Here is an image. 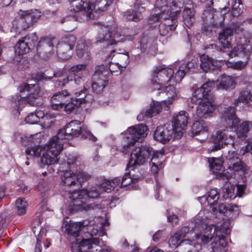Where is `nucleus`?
<instances>
[{
	"label": "nucleus",
	"mask_w": 252,
	"mask_h": 252,
	"mask_svg": "<svg viewBox=\"0 0 252 252\" xmlns=\"http://www.w3.org/2000/svg\"><path fill=\"white\" fill-rule=\"evenodd\" d=\"M20 91L23 94L27 93L25 97L16 94L12 96V101L15 106L14 109L19 113L20 109L27 102L31 105L37 106L40 103L37 100L42 96L43 93L38 84H25L20 87Z\"/></svg>",
	"instance_id": "nucleus-3"
},
{
	"label": "nucleus",
	"mask_w": 252,
	"mask_h": 252,
	"mask_svg": "<svg viewBox=\"0 0 252 252\" xmlns=\"http://www.w3.org/2000/svg\"><path fill=\"white\" fill-rule=\"evenodd\" d=\"M229 229L228 222H225L220 227L216 224L206 226L205 229L202 233L194 234L191 239H182L178 233H175L171 236L169 241V246L171 248H176L179 245H189L193 246L194 251L208 249L209 252H216V251H221L222 249L226 246V241L221 234L222 231H226Z\"/></svg>",
	"instance_id": "nucleus-1"
},
{
	"label": "nucleus",
	"mask_w": 252,
	"mask_h": 252,
	"mask_svg": "<svg viewBox=\"0 0 252 252\" xmlns=\"http://www.w3.org/2000/svg\"><path fill=\"white\" fill-rule=\"evenodd\" d=\"M28 205L25 199L20 198L16 200L15 206L18 215L21 216L26 213Z\"/></svg>",
	"instance_id": "nucleus-50"
},
{
	"label": "nucleus",
	"mask_w": 252,
	"mask_h": 252,
	"mask_svg": "<svg viewBox=\"0 0 252 252\" xmlns=\"http://www.w3.org/2000/svg\"><path fill=\"white\" fill-rule=\"evenodd\" d=\"M145 11L141 2L136 0L134 4L133 9L127 10L124 14L125 19L127 21L137 22L143 18L142 13Z\"/></svg>",
	"instance_id": "nucleus-29"
},
{
	"label": "nucleus",
	"mask_w": 252,
	"mask_h": 252,
	"mask_svg": "<svg viewBox=\"0 0 252 252\" xmlns=\"http://www.w3.org/2000/svg\"><path fill=\"white\" fill-rule=\"evenodd\" d=\"M98 237L91 239L82 240L79 244H73L71 249L73 252H111L109 249H101L99 245Z\"/></svg>",
	"instance_id": "nucleus-16"
},
{
	"label": "nucleus",
	"mask_w": 252,
	"mask_h": 252,
	"mask_svg": "<svg viewBox=\"0 0 252 252\" xmlns=\"http://www.w3.org/2000/svg\"><path fill=\"white\" fill-rule=\"evenodd\" d=\"M200 59L201 62L200 67L205 72L209 71L210 69L215 66V63H216L215 61L204 54L200 56Z\"/></svg>",
	"instance_id": "nucleus-44"
},
{
	"label": "nucleus",
	"mask_w": 252,
	"mask_h": 252,
	"mask_svg": "<svg viewBox=\"0 0 252 252\" xmlns=\"http://www.w3.org/2000/svg\"><path fill=\"white\" fill-rule=\"evenodd\" d=\"M242 12V8L240 7V3L236 2L232 6V14L234 17L238 16Z\"/></svg>",
	"instance_id": "nucleus-61"
},
{
	"label": "nucleus",
	"mask_w": 252,
	"mask_h": 252,
	"mask_svg": "<svg viewBox=\"0 0 252 252\" xmlns=\"http://www.w3.org/2000/svg\"><path fill=\"white\" fill-rule=\"evenodd\" d=\"M109 72L103 65H98L95 68V71L93 76L92 88L96 93L101 92L106 86Z\"/></svg>",
	"instance_id": "nucleus-20"
},
{
	"label": "nucleus",
	"mask_w": 252,
	"mask_h": 252,
	"mask_svg": "<svg viewBox=\"0 0 252 252\" xmlns=\"http://www.w3.org/2000/svg\"><path fill=\"white\" fill-rule=\"evenodd\" d=\"M163 156L162 152L156 151V154L154 155V157L152 158L151 160V171L154 174L158 173V170L162 168L161 158Z\"/></svg>",
	"instance_id": "nucleus-40"
},
{
	"label": "nucleus",
	"mask_w": 252,
	"mask_h": 252,
	"mask_svg": "<svg viewBox=\"0 0 252 252\" xmlns=\"http://www.w3.org/2000/svg\"><path fill=\"white\" fill-rule=\"evenodd\" d=\"M23 38L27 41V43H28L30 47L34 46L38 40V37L35 32L29 34Z\"/></svg>",
	"instance_id": "nucleus-57"
},
{
	"label": "nucleus",
	"mask_w": 252,
	"mask_h": 252,
	"mask_svg": "<svg viewBox=\"0 0 252 252\" xmlns=\"http://www.w3.org/2000/svg\"><path fill=\"white\" fill-rule=\"evenodd\" d=\"M221 123L226 127L234 128L239 138L245 137L251 129L252 122H240L235 116L234 107H228L224 108L222 114Z\"/></svg>",
	"instance_id": "nucleus-4"
},
{
	"label": "nucleus",
	"mask_w": 252,
	"mask_h": 252,
	"mask_svg": "<svg viewBox=\"0 0 252 252\" xmlns=\"http://www.w3.org/2000/svg\"><path fill=\"white\" fill-rule=\"evenodd\" d=\"M163 105H165L164 103H162V101L160 102L153 101L151 103L150 108L145 112L144 116L151 118L158 114L161 111Z\"/></svg>",
	"instance_id": "nucleus-43"
},
{
	"label": "nucleus",
	"mask_w": 252,
	"mask_h": 252,
	"mask_svg": "<svg viewBox=\"0 0 252 252\" xmlns=\"http://www.w3.org/2000/svg\"><path fill=\"white\" fill-rule=\"evenodd\" d=\"M219 199V193L216 189H211L207 196H203L199 198L201 203L203 202L205 203L206 202L207 204L210 206L214 215H217L218 210L215 207H213V206L217 202Z\"/></svg>",
	"instance_id": "nucleus-34"
},
{
	"label": "nucleus",
	"mask_w": 252,
	"mask_h": 252,
	"mask_svg": "<svg viewBox=\"0 0 252 252\" xmlns=\"http://www.w3.org/2000/svg\"><path fill=\"white\" fill-rule=\"evenodd\" d=\"M147 127L143 125H137L129 127L126 131V141L127 143L124 145L122 151L127 153L129 147L134 145L139 140H142L147 135Z\"/></svg>",
	"instance_id": "nucleus-15"
},
{
	"label": "nucleus",
	"mask_w": 252,
	"mask_h": 252,
	"mask_svg": "<svg viewBox=\"0 0 252 252\" xmlns=\"http://www.w3.org/2000/svg\"><path fill=\"white\" fill-rule=\"evenodd\" d=\"M215 86V82L208 81L204 83L200 88L196 89L192 93L194 97L200 98L207 95L213 96L210 92L211 89Z\"/></svg>",
	"instance_id": "nucleus-37"
},
{
	"label": "nucleus",
	"mask_w": 252,
	"mask_h": 252,
	"mask_svg": "<svg viewBox=\"0 0 252 252\" xmlns=\"http://www.w3.org/2000/svg\"><path fill=\"white\" fill-rule=\"evenodd\" d=\"M156 152L148 146L137 147L131 152L130 159L127 165V168H131L133 170L136 165H144L149 161V159Z\"/></svg>",
	"instance_id": "nucleus-11"
},
{
	"label": "nucleus",
	"mask_w": 252,
	"mask_h": 252,
	"mask_svg": "<svg viewBox=\"0 0 252 252\" xmlns=\"http://www.w3.org/2000/svg\"><path fill=\"white\" fill-rule=\"evenodd\" d=\"M70 11L80 13L85 16L87 19H92L94 17L91 4L88 0H69Z\"/></svg>",
	"instance_id": "nucleus-23"
},
{
	"label": "nucleus",
	"mask_w": 252,
	"mask_h": 252,
	"mask_svg": "<svg viewBox=\"0 0 252 252\" xmlns=\"http://www.w3.org/2000/svg\"><path fill=\"white\" fill-rule=\"evenodd\" d=\"M154 91L155 95L161 96L162 98H165L162 100V103L166 105L167 107L180 97L179 92L173 85L156 87L154 88Z\"/></svg>",
	"instance_id": "nucleus-21"
},
{
	"label": "nucleus",
	"mask_w": 252,
	"mask_h": 252,
	"mask_svg": "<svg viewBox=\"0 0 252 252\" xmlns=\"http://www.w3.org/2000/svg\"><path fill=\"white\" fill-rule=\"evenodd\" d=\"M25 121L29 124H35L39 122V119L34 113H31L25 118Z\"/></svg>",
	"instance_id": "nucleus-60"
},
{
	"label": "nucleus",
	"mask_w": 252,
	"mask_h": 252,
	"mask_svg": "<svg viewBox=\"0 0 252 252\" xmlns=\"http://www.w3.org/2000/svg\"><path fill=\"white\" fill-rule=\"evenodd\" d=\"M198 226H196L194 228V232H190L189 227L188 226H184L182 227L180 230L178 231L176 233H178V235L181 238H184L187 236V235L189 234L190 235L189 239H192V237H193L194 234L198 233V232H195L196 230H197ZM205 228L203 230H204ZM203 231H201L198 233V234L203 232Z\"/></svg>",
	"instance_id": "nucleus-53"
},
{
	"label": "nucleus",
	"mask_w": 252,
	"mask_h": 252,
	"mask_svg": "<svg viewBox=\"0 0 252 252\" xmlns=\"http://www.w3.org/2000/svg\"><path fill=\"white\" fill-rule=\"evenodd\" d=\"M223 7H220L221 10L220 12L218 11L213 12L211 9L204 11L202 18L203 20L204 24L207 26H204L202 28V32L207 36H209L211 33L210 27L211 25L215 26L216 27L221 26L224 20V15L226 14L225 11L228 8L226 5Z\"/></svg>",
	"instance_id": "nucleus-10"
},
{
	"label": "nucleus",
	"mask_w": 252,
	"mask_h": 252,
	"mask_svg": "<svg viewBox=\"0 0 252 252\" xmlns=\"http://www.w3.org/2000/svg\"><path fill=\"white\" fill-rule=\"evenodd\" d=\"M90 178V176L82 172H76L75 173L71 170L65 171L61 176L62 183L67 188L69 192V196L76 189L80 188L82 183Z\"/></svg>",
	"instance_id": "nucleus-12"
},
{
	"label": "nucleus",
	"mask_w": 252,
	"mask_h": 252,
	"mask_svg": "<svg viewBox=\"0 0 252 252\" xmlns=\"http://www.w3.org/2000/svg\"><path fill=\"white\" fill-rule=\"evenodd\" d=\"M63 140L65 139L63 136H59L58 132L57 134L53 136L46 144V150L52 153V155L58 157L63 149L62 141Z\"/></svg>",
	"instance_id": "nucleus-30"
},
{
	"label": "nucleus",
	"mask_w": 252,
	"mask_h": 252,
	"mask_svg": "<svg viewBox=\"0 0 252 252\" xmlns=\"http://www.w3.org/2000/svg\"><path fill=\"white\" fill-rule=\"evenodd\" d=\"M87 65L85 63L74 65L67 69L68 74H63L59 76L60 85L64 86L70 83V88L76 94L80 89H85L83 87L82 72L85 70Z\"/></svg>",
	"instance_id": "nucleus-5"
},
{
	"label": "nucleus",
	"mask_w": 252,
	"mask_h": 252,
	"mask_svg": "<svg viewBox=\"0 0 252 252\" xmlns=\"http://www.w3.org/2000/svg\"><path fill=\"white\" fill-rule=\"evenodd\" d=\"M14 136L16 139L18 138H20L21 144L25 146L39 144L41 142V139L43 138V135L41 133H37L33 135H21L17 132L15 133Z\"/></svg>",
	"instance_id": "nucleus-32"
},
{
	"label": "nucleus",
	"mask_w": 252,
	"mask_h": 252,
	"mask_svg": "<svg viewBox=\"0 0 252 252\" xmlns=\"http://www.w3.org/2000/svg\"><path fill=\"white\" fill-rule=\"evenodd\" d=\"M174 71L171 68H163L158 67L154 71L152 78L153 91L156 87H161L174 77Z\"/></svg>",
	"instance_id": "nucleus-18"
},
{
	"label": "nucleus",
	"mask_w": 252,
	"mask_h": 252,
	"mask_svg": "<svg viewBox=\"0 0 252 252\" xmlns=\"http://www.w3.org/2000/svg\"><path fill=\"white\" fill-rule=\"evenodd\" d=\"M189 117L185 111H181L177 114L174 115L171 125L175 129V137L179 139L183 136L184 128L187 126Z\"/></svg>",
	"instance_id": "nucleus-26"
},
{
	"label": "nucleus",
	"mask_w": 252,
	"mask_h": 252,
	"mask_svg": "<svg viewBox=\"0 0 252 252\" xmlns=\"http://www.w3.org/2000/svg\"><path fill=\"white\" fill-rule=\"evenodd\" d=\"M70 95V94L66 90L58 92L54 94L50 99L52 108L57 110L62 109Z\"/></svg>",
	"instance_id": "nucleus-27"
},
{
	"label": "nucleus",
	"mask_w": 252,
	"mask_h": 252,
	"mask_svg": "<svg viewBox=\"0 0 252 252\" xmlns=\"http://www.w3.org/2000/svg\"><path fill=\"white\" fill-rule=\"evenodd\" d=\"M173 3V1L172 2ZM172 4L169 7L168 5L167 0H157L155 5V14L153 16L154 17V21H158L159 17H162V16L167 15V16H171L173 14H170L171 11V7H172Z\"/></svg>",
	"instance_id": "nucleus-31"
},
{
	"label": "nucleus",
	"mask_w": 252,
	"mask_h": 252,
	"mask_svg": "<svg viewBox=\"0 0 252 252\" xmlns=\"http://www.w3.org/2000/svg\"><path fill=\"white\" fill-rule=\"evenodd\" d=\"M104 227V224L103 222L92 225H88L85 221L66 223L64 224L65 231L68 235L74 237L79 236L81 230L85 231V230L91 236H103L106 234Z\"/></svg>",
	"instance_id": "nucleus-7"
},
{
	"label": "nucleus",
	"mask_w": 252,
	"mask_h": 252,
	"mask_svg": "<svg viewBox=\"0 0 252 252\" xmlns=\"http://www.w3.org/2000/svg\"><path fill=\"white\" fill-rule=\"evenodd\" d=\"M76 41V37L72 35L63 38L57 47V53L58 57L61 59L64 60L70 59L72 56V50Z\"/></svg>",
	"instance_id": "nucleus-19"
},
{
	"label": "nucleus",
	"mask_w": 252,
	"mask_h": 252,
	"mask_svg": "<svg viewBox=\"0 0 252 252\" xmlns=\"http://www.w3.org/2000/svg\"><path fill=\"white\" fill-rule=\"evenodd\" d=\"M91 47V43L89 40L83 38L79 40L76 46V55L77 57L85 61H88L90 58Z\"/></svg>",
	"instance_id": "nucleus-28"
},
{
	"label": "nucleus",
	"mask_w": 252,
	"mask_h": 252,
	"mask_svg": "<svg viewBox=\"0 0 252 252\" xmlns=\"http://www.w3.org/2000/svg\"><path fill=\"white\" fill-rule=\"evenodd\" d=\"M110 181L108 180H104L102 183L100 184V188L103 189L105 192H110L113 189V186H111Z\"/></svg>",
	"instance_id": "nucleus-59"
},
{
	"label": "nucleus",
	"mask_w": 252,
	"mask_h": 252,
	"mask_svg": "<svg viewBox=\"0 0 252 252\" xmlns=\"http://www.w3.org/2000/svg\"><path fill=\"white\" fill-rule=\"evenodd\" d=\"M113 0H95L94 4H91L93 10L96 12L104 11L112 3Z\"/></svg>",
	"instance_id": "nucleus-45"
},
{
	"label": "nucleus",
	"mask_w": 252,
	"mask_h": 252,
	"mask_svg": "<svg viewBox=\"0 0 252 252\" xmlns=\"http://www.w3.org/2000/svg\"><path fill=\"white\" fill-rule=\"evenodd\" d=\"M213 141L214 145L212 150L217 151L225 147L227 145H231L234 149L236 150L234 142L235 137L231 135L226 129L220 130L213 134Z\"/></svg>",
	"instance_id": "nucleus-17"
},
{
	"label": "nucleus",
	"mask_w": 252,
	"mask_h": 252,
	"mask_svg": "<svg viewBox=\"0 0 252 252\" xmlns=\"http://www.w3.org/2000/svg\"><path fill=\"white\" fill-rule=\"evenodd\" d=\"M138 179V177L131 178L128 173H126L122 178L121 187H126L131 183H135Z\"/></svg>",
	"instance_id": "nucleus-55"
},
{
	"label": "nucleus",
	"mask_w": 252,
	"mask_h": 252,
	"mask_svg": "<svg viewBox=\"0 0 252 252\" xmlns=\"http://www.w3.org/2000/svg\"><path fill=\"white\" fill-rule=\"evenodd\" d=\"M184 0H173L172 7L170 14L171 16H167L163 14L162 17H160L161 22L159 25V32L162 36H165L171 31L176 29L177 26V17L179 16L181 9L183 7Z\"/></svg>",
	"instance_id": "nucleus-8"
},
{
	"label": "nucleus",
	"mask_w": 252,
	"mask_h": 252,
	"mask_svg": "<svg viewBox=\"0 0 252 252\" xmlns=\"http://www.w3.org/2000/svg\"><path fill=\"white\" fill-rule=\"evenodd\" d=\"M236 85L235 79L232 76L223 75L221 76L219 83L217 85L218 90L230 91L234 89Z\"/></svg>",
	"instance_id": "nucleus-35"
},
{
	"label": "nucleus",
	"mask_w": 252,
	"mask_h": 252,
	"mask_svg": "<svg viewBox=\"0 0 252 252\" xmlns=\"http://www.w3.org/2000/svg\"><path fill=\"white\" fill-rule=\"evenodd\" d=\"M126 39H131V38L126 37L124 35L118 34L115 26L101 25L96 41L97 42L104 43L106 46L102 52V58L109 61L115 57L116 53L113 45L117 42L124 41Z\"/></svg>",
	"instance_id": "nucleus-2"
},
{
	"label": "nucleus",
	"mask_w": 252,
	"mask_h": 252,
	"mask_svg": "<svg viewBox=\"0 0 252 252\" xmlns=\"http://www.w3.org/2000/svg\"><path fill=\"white\" fill-rule=\"evenodd\" d=\"M115 58L114 61H117V63L122 68H125L129 63V56L127 52L126 53H116Z\"/></svg>",
	"instance_id": "nucleus-49"
},
{
	"label": "nucleus",
	"mask_w": 252,
	"mask_h": 252,
	"mask_svg": "<svg viewBox=\"0 0 252 252\" xmlns=\"http://www.w3.org/2000/svg\"><path fill=\"white\" fill-rule=\"evenodd\" d=\"M208 126L206 123L203 120L196 121L194 122L191 127L192 135H197L200 133L207 131Z\"/></svg>",
	"instance_id": "nucleus-46"
},
{
	"label": "nucleus",
	"mask_w": 252,
	"mask_h": 252,
	"mask_svg": "<svg viewBox=\"0 0 252 252\" xmlns=\"http://www.w3.org/2000/svg\"><path fill=\"white\" fill-rule=\"evenodd\" d=\"M250 37V33L248 32L245 33L243 37H240L239 40L238 41L236 46L234 48L233 52L235 54L242 52L246 54L250 52V49H252L251 47H249V44L250 43L249 38Z\"/></svg>",
	"instance_id": "nucleus-33"
},
{
	"label": "nucleus",
	"mask_w": 252,
	"mask_h": 252,
	"mask_svg": "<svg viewBox=\"0 0 252 252\" xmlns=\"http://www.w3.org/2000/svg\"><path fill=\"white\" fill-rule=\"evenodd\" d=\"M226 65L228 67H230L233 69H236L238 70H241L245 68L246 67L247 62H242V61H238V62H230L226 61Z\"/></svg>",
	"instance_id": "nucleus-54"
},
{
	"label": "nucleus",
	"mask_w": 252,
	"mask_h": 252,
	"mask_svg": "<svg viewBox=\"0 0 252 252\" xmlns=\"http://www.w3.org/2000/svg\"><path fill=\"white\" fill-rule=\"evenodd\" d=\"M100 194V190L95 188H92L88 190L85 189L80 190L75 189L69 196V198L72 200L73 209L87 211L98 207L97 205L87 204V200L89 198H97Z\"/></svg>",
	"instance_id": "nucleus-6"
},
{
	"label": "nucleus",
	"mask_w": 252,
	"mask_h": 252,
	"mask_svg": "<svg viewBox=\"0 0 252 252\" xmlns=\"http://www.w3.org/2000/svg\"><path fill=\"white\" fill-rule=\"evenodd\" d=\"M175 137V129L170 124H166L158 126L154 133V138L157 141L165 144L168 142L173 136Z\"/></svg>",
	"instance_id": "nucleus-25"
},
{
	"label": "nucleus",
	"mask_w": 252,
	"mask_h": 252,
	"mask_svg": "<svg viewBox=\"0 0 252 252\" xmlns=\"http://www.w3.org/2000/svg\"><path fill=\"white\" fill-rule=\"evenodd\" d=\"M251 150H252V146L251 144L248 143L246 145L241 147L239 151V155L241 156L245 155Z\"/></svg>",
	"instance_id": "nucleus-64"
},
{
	"label": "nucleus",
	"mask_w": 252,
	"mask_h": 252,
	"mask_svg": "<svg viewBox=\"0 0 252 252\" xmlns=\"http://www.w3.org/2000/svg\"><path fill=\"white\" fill-rule=\"evenodd\" d=\"M80 134L85 138L93 139L94 138L90 131L82 128L81 123L77 120L71 121L59 131V136H63L65 139H71Z\"/></svg>",
	"instance_id": "nucleus-13"
},
{
	"label": "nucleus",
	"mask_w": 252,
	"mask_h": 252,
	"mask_svg": "<svg viewBox=\"0 0 252 252\" xmlns=\"http://www.w3.org/2000/svg\"><path fill=\"white\" fill-rule=\"evenodd\" d=\"M196 65L197 63L194 60L189 61L187 63H182L179 65L178 69L175 75L176 81H181L189 70Z\"/></svg>",
	"instance_id": "nucleus-36"
},
{
	"label": "nucleus",
	"mask_w": 252,
	"mask_h": 252,
	"mask_svg": "<svg viewBox=\"0 0 252 252\" xmlns=\"http://www.w3.org/2000/svg\"><path fill=\"white\" fill-rule=\"evenodd\" d=\"M71 93L74 95L75 98H71L69 102L64 104L63 108L64 111L67 113H70L75 108L85 102H89L92 100V96L87 94L86 89H80L77 91L76 94L70 89Z\"/></svg>",
	"instance_id": "nucleus-22"
},
{
	"label": "nucleus",
	"mask_w": 252,
	"mask_h": 252,
	"mask_svg": "<svg viewBox=\"0 0 252 252\" xmlns=\"http://www.w3.org/2000/svg\"><path fill=\"white\" fill-rule=\"evenodd\" d=\"M53 39L50 37L41 38L38 43L37 50L40 53L51 54L53 51Z\"/></svg>",
	"instance_id": "nucleus-38"
},
{
	"label": "nucleus",
	"mask_w": 252,
	"mask_h": 252,
	"mask_svg": "<svg viewBox=\"0 0 252 252\" xmlns=\"http://www.w3.org/2000/svg\"><path fill=\"white\" fill-rule=\"evenodd\" d=\"M45 148L40 146H36L31 148H28L25 151L26 155L32 157H39L42 151H45Z\"/></svg>",
	"instance_id": "nucleus-51"
},
{
	"label": "nucleus",
	"mask_w": 252,
	"mask_h": 252,
	"mask_svg": "<svg viewBox=\"0 0 252 252\" xmlns=\"http://www.w3.org/2000/svg\"><path fill=\"white\" fill-rule=\"evenodd\" d=\"M46 151V153L43 154L41 158V164L43 165H50L57 163L59 160L58 157L52 155V153Z\"/></svg>",
	"instance_id": "nucleus-47"
},
{
	"label": "nucleus",
	"mask_w": 252,
	"mask_h": 252,
	"mask_svg": "<svg viewBox=\"0 0 252 252\" xmlns=\"http://www.w3.org/2000/svg\"><path fill=\"white\" fill-rule=\"evenodd\" d=\"M222 162L219 158H213V161L210 163L211 170L214 173H217L221 168Z\"/></svg>",
	"instance_id": "nucleus-56"
},
{
	"label": "nucleus",
	"mask_w": 252,
	"mask_h": 252,
	"mask_svg": "<svg viewBox=\"0 0 252 252\" xmlns=\"http://www.w3.org/2000/svg\"><path fill=\"white\" fill-rule=\"evenodd\" d=\"M233 33V29L230 28H225L220 33L219 40L223 48H229L230 47L231 38Z\"/></svg>",
	"instance_id": "nucleus-39"
},
{
	"label": "nucleus",
	"mask_w": 252,
	"mask_h": 252,
	"mask_svg": "<svg viewBox=\"0 0 252 252\" xmlns=\"http://www.w3.org/2000/svg\"><path fill=\"white\" fill-rule=\"evenodd\" d=\"M223 155L229 161L228 168L230 170L242 174L247 173V166L237 156V154L235 151H228L226 153H223Z\"/></svg>",
	"instance_id": "nucleus-24"
},
{
	"label": "nucleus",
	"mask_w": 252,
	"mask_h": 252,
	"mask_svg": "<svg viewBox=\"0 0 252 252\" xmlns=\"http://www.w3.org/2000/svg\"><path fill=\"white\" fill-rule=\"evenodd\" d=\"M18 15L19 17L14 20L12 28L20 33L36 23L41 16V12L37 9L20 10Z\"/></svg>",
	"instance_id": "nucleus-9"
},
{
	"label": "nucleus",
	"mask_w": 252,
	"mask_h": 252,
	"mask_svg": "<svg viewBox=\"0 0 252 252\" xmlns=\"http://www.w3.org/2000/svg\"><path fill=\"white\" fill-rule=\"evenodd\" d=\"M183 18L185 25L189 28L191 27L195 22L194 10L189 8H185Z\"/></svg>",
	"instance_id": "nucleus-42"
},
{
	"label": "nucleus",
	"mask_w": 252,
	"mask_h": 252,
	"mask_svg": "<svg viewBox=\"0 0 252 252\" xmlns=\"http://www.w3.org/2000/svg\"><path fill=\"white\" fill-rule=\"evenodd\" d=\"M241 102L248 105L252 104V94L247 91L241 92L238 98L234 100L233 104L234 106H237Z\"/></svg>",
	"instance_id": "nucleus-41"
},
{
	"label": "nucleus",
	"mask_w": 252,
	"mask_h": 252,
	"mask_svg": "<svg viewBox=\"0 0 252 252\" xmlns=\"http://www.w3.org/2000/svg\"><path fill=\"white\" fill-rule=\"evenodd\" d=\"M232 212L234 215H238L239 214L238 207L235 204H228L227 205V213Z\"/></svg>",
	"instance_id": "nucleus-63"
},
{
	"label": "nucleus",
	"mask_w": 252,
	"mask_h": 252,
	"mask_svg": "<svg viewBox=\"0 0 252 252\" xmlns=\"http://www.w3.org/2000/svg\"><path fill=\"white\" fill-rule=\"evenodd\" d=\"M191 101L193 103H198L196 114L199 117L207 118L210 117L215 109L216 105L213 96L207 95L198 98L194 97V94H192Z\"/></svg>",
	"instance_id": "nucleus-14"
},
{
	"label": "nucleus",
	"mask_w": 252,
	"mask_h": 252,
	"mask_svg": "<svg viewBox=\"0 0 252 252\" xmlns=\"http://www.w3.org/2000/svg\"><path fill=\"white\" fill-rule=\"evenodd\" d=\"M104 65L108 70L109 73L111 72L112 75L117 76L121 73L122 69L121 66L117 63L111 62L109 64V66L107 65Z\"/></svg>",
	"instance_id": "nucleus-52"
},
{
	"label": "nucleus",
	"mask_w": 252,
	"mask_h": 252,
	"mask_svg": "<svg viewBox=\"0 0 252 252\" xmlns=\"http://www.w3.org/2000/svg\"><path fill=\"white\" fill-rule=\"evenodd\" d=\"M234 195V189L232 187L229 188L228 187H224L223 189V197L225 199H230Z\"/></svg>",
	"instance_id": "nucleus-58"
},
{
	"label": "nucleus",
	"mask_w": 252,
	"mask_h": 252,
	"mask_svg": "<svg viewBox=\"0 0 252 252\" xmlns=\"http://www.w3.org/2000/svg\"><path fill=\"white\" fill-rule=\"evenodd\" d=\"M27 42L23 37L20 39L15 45V52L20 55H23L29 52L31 47L27 43Z\"/></svg>",
	"instance_id": "nucleus-48"
},
{
	"label": "nucleus",
	"mask_w": 252,
	"mask_h": 252,
	"mask_svg": "<svg viewBox=\"0 0 252 252\" xmlns=\"http://www.w3.org/2000/svg\"><path fill=\"white\" fill-rule=\"evenodd\" d=\"M206 52L208 53L219 52V48L216 44H210L206 45L205 47Z\"/></svg>",
	"instance_id": "nucleus-62"
}]
</instances>
